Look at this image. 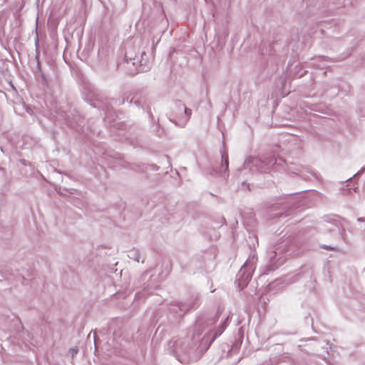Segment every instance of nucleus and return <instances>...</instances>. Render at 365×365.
<instances>
[{"instance_id":"nucleus-5","label":"nucleus","mask_w":365,"mask_h":365,"mask_svg":"<svg viewBox=\"0 0 365 365\" xmlns=\"http://www.w3.org/2000/svg\"><path fill=\"white\" fill-rule=\"evenodd\" d=\"M289 171L291 173H292L297 176H299L306 180H309L310 179L309 175H313L311 170L309 168L304 167L301 165H292V166L289 167Z\"/></svg>"},{"instance_id":"nucleus-10","label":"nucleus","mask_w":365,"mask_h":365,"mask_svg":"<svg viewBox=\"0 0 365 365\" xmlns=\"http://www.w3.org/2000/svg\"><path fill=\"white\" fill-rule=\"evenodd\" d=\"M326 229L330 232L335 234H340V229L336 225L328 222L325 225Z\"/></svg>"},{"instance_id":"nucleus-11","label":"nucleus","mask_w":365,"mask_h":365,"mask_svg":"<svg viewBox=\"0 0 365 365\" xmlns=\"http://www.w3.org/2000/svg\"><path fill=\"white\" fill-rule=\"evenodd\" d=\"M125 58L127 62H129L130 61L133 65H135V59H136V56H133V53H131L130 51H126L125 53Z\"/></svg>"},{"instance_id":"nucleus-13","label":"nucleus","mask_w":365,"mask_h":365,"mask_svg":"<svg viewBox=\"0 0 365 365\" xmlns=\"http://www.w3.org/2000/svg\"><path fill=\"white\" fill-rule=\"evenodd\" d=\"M202 324L203 322L201 320L197 321L195 325V330L199 329L202 325Z\"/></svg>"},{"instance_id":"nucleus-8","label":"nucleus","mask_w":365,"mask_h":365,"mask_svg":"<svg viewBox=\"0 0 365 365\" xmlns=\"http://www.w3.org/2000/svg\"><path fill=\"white\" fill-rule=\"evenodd\" d=\"M191 308V306L183 303H176L172 304L169 308L170 312L176 314L178 317H182L187 310Z\"/></svg>"},{"instance_id":"nucleus-6","label":"nucleus","mask_w":365,"mask_h":365,"mask_svg":"<svg viewBox=\"0 0 365 365\" xmlns=\"http://www.w3.org/2000/svg\"><path fill=\"white\" fill-rule=\"evenodd\" d=\"M228 170V155L227 153H222L221 156L220 165L215 170L216 173L220 175L223 178L227 177Z\"/></svg>"},{"instance_id":"nucleus-7","label":"nucleus","mask_w":365,"mask_h":365,"mask_svg":"<svg viewBox=\"0 0 365 365\" xmlns=\"http://www.w3.org/2000/svg\"><path fill=\"white\" fill-rule=\"evenodd\" d=\"M289 241L288 240H283L276 245L274 250L273 251V256L271 255L270 258L276 257L283 253H286L289 251Z\"/></svg>"},{"instance_id":"nucleus-9","label":"nucleus","mask_w":365,"mask_h":365,"mask_svg":"<svg viewBox=\"0 0 365 365\" xmlns=\"http://www.w3.org/2000/svg\"><path fill=\"white\" fill-rule=\"evenodd\" d=\"M314 62L313 63L314 66L321 68L324 69L326 67L325 62L327 61V60L324 56H319L318 58H314Z\"/></svg>"},{"instance_id":"nucleus-15","label":"nucleus","mask_w":365,"mask_h":365,"mask_svg":"<svg viewBox=\"0 0 365 365\" xmlns=\"http://www.w3.org/2000/svg\"><path fill=\"white\" fill-rule=\"evenodd\" d=\"M365 172V167L364 168H362L360 171H359L356 175L355 176H358V175H360L362 173Z\"/></svg>"},{"instance_id":"nucleus-16","label":"nucleus","mask_w":365,"mask_h":365,"mask_svg":"<svg viewBox=\"0 0 365 365\" xmlns=\"http://www.w3.org/2000/svg\"><path fill=\"white\" fill-rule=\"evenodd\" d=\"M357 221H359V222H364V219L363 217H359V218L357 219Z\"/></svg>"},{"instance_id":"nucleus-2","label":"nucleus","mask_w":365,"mask_h":365,"mask_svg":"<svg viewBox=\"0 0 365 365\" xmlns=\"http://www.w3.org/2000/svg\"><path fill=\"white\" fill-rule=\"evenodd\" d=\"M257 257L255 253L250 254L248 259L240 269L237 275L238 287L244 289L251 279L252 272L255 269L257 262Z\"/></svg>"},{"instance_id":"nucleus-14","label":"nucleus","mask_w":365,"mask_h":365,"mask_svg":"<svg viewBox=\"0 0 365 365\" xmlns=\"http://www.w3.org/2000/svg\"><path fill=\"white\" fill-rule=\"evenodd\" d=\"M322 247L326 249V250H334V247H331L328 246V245H323Z\"/></svg>"},{"instance_id":"nucleus-1","label":"nucleus","mask_w":365,"mask_h":365,"mask_svg":"<svg viewBox=\"0 0 365 365\" xmlns=\"http://www.w3.org/2000/svg\"><path fill=\"white\" fill-rule=\"evenodd\" d=\"M192 110L187 108L180 101L175 102L172 108V113L170 120L177 126L184 127L188 122Z\"/></svg>"},{"instance_id":"nucleus-3","label":"nucleus","mask_w":365,"mask_h":365,"mask_svg":"<svg viewBox=\"0 0 365 365\" xmlns=\"http://www.w3.org/2000/svg\"><path fill=\"white\" fill-rule=\"evenodd\" d=\"M277 162V159L272 157L270 158L261 160L255 157L247 158L244 163V167L246 169H250L252 171H265L267 168L272 167Z\"/></svg>"},{"instance_id":"nucleus-17","label":"nucleus","mask_w":365,"mask_h":365,"mask_svg":"<svg viewBox=\"0 0 365 365\" xmlns=\"http://www.w3.org/2000/svg\"><path fill=\"white\" fill-rule=\"evenodd\" d=\"M135 260H136V261H138V262H139V258H138V257L135 258Z\"/></svg>"},{"instance_id":"nucleus-12","label":"nucleus","mask_w":365,"mask_h":365,"mask_svg":"<svg viewBox=\"0 0 365 365\" xmlns=\"http://www.w3.org/2000/svg\"><path fill=\"white\" fill-rule=\"evenodd\" d=\"M78 351V349L77 347L71 348L69 350V352L71 354L72 356H73L75 354H76Z\"/></svg>"},{"instance_id":"nucleus-4","label":"nucleus","mask_w":365,"mask_h":365,"mask_svg":"<svg viewBox=\"0 0 365 365\" xmlns=\"http://www.w3.org/2000/svg\"><path fill=\"white\" fill-rule=\"evenodd\" d=\"M125 101L130 104L134 103L137 107L144 108L145 104V97L140 92H130L125 94L123 101L119 104L124 103Z\"/></svg>"}]
</instances>
